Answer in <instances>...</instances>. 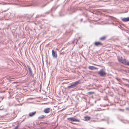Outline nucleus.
Listing matches in <instances>:
<instances>
[{
  "mask_svg": "<svg viewBox=\"0 0 129 129\" xmlns=\"http://www.w3.org/2000/svg\"><path fill=\"white\" fill-rule=\"evenodd\" d=\"M84 119H85L86 121H88L90 119V117L88 116H85L84 117Z\"/></svg>",
  "mask_w": 129,
  "mask_h": 129,
  "instance_id": "f8f14e48",
  "label": "nucleus"
},
{
  "mask_svg": "<svg viewBox=\"0 0 129 129\" xmlns=\"http://www.w3.org/2000/svg\"><path fill=\"white\" fill-rule=\"evenodd\" d=\"M115 79H116V80H118V79L117 78H115Z\"/></svg>",
  "mask_w": 129,
  "mask_h": 129,
  "instance_id": "4be33fe9",
  "label": "nucleus"
},
{
  "mask_svg": "<svg viewBox=\"0 0 129 129\" xmlns=\"http://www.w3.org/2000/svg\"><path fill=\"white\" fill-rule=\"evenodd\" d=\"M80 81L79 80L78 81L72 83V84L74 86H75L80 83Z\"/></svg>",
  "mask_w": 129,
  "mask_h": 129,
  "instance_id": "39448f33",
  "label": "nucleus"
},
{
  "mask_svg": "<svg viewBox=\"0 0 129 129\" xmlns=\"http://www.w3.org/2000/svg\"><path fill=\"white\" fill-rule=\"evenodd\" d=\"M4 107H3L1 106L0 107V110L3 109Z\"/></svg>",
  "mask_w": 129,
  "mask_h": 129,
  "instance_id": "f3484780",
  "label": "nucleus"
},
{
  "mask_svg": "<svg viewBox=\"0 0 129 129\" xmlns=\"http://www.w3.org/2000/svg\"><path fill=\"white\" fill-rule=\"evenodd\" d=\"M19 125H18L17 126H16L15 128H14V129H17L18 128V127H19Z\"/></svg>",
  "mask_w": 129,
  "mask_h": 129,
  "instance_id": "a211bd4d",
  "label": "nucleus"
},
{
  "mask_svg": "<svg viewBox=\"0 0 129 129\" xmlns=\"http://www.w3.org/2000/svg\"><path fill=\"white\" fill-rule=\"evenodd\" d=\"M27 67L29 71V74L32 77H33L34 75L33 74V72L31 71L30 67L29 66H27Z\"/></svg>",
  "mask_w": 129,
  "mask_h": 129,
  "instance_id": "7ed1b4c3",
  "label": "nucleus"
},
{
  "mask_svg": "<svg viewBox=\"0 0 129 129\" xmlns=\"http://www.w3.org/2000/svg\"><path fill=\"white\" fill-rule=\"evenodd\" d=\"M81 21H82V19H81Z\"/></svg>",
  "mask_w": 129,
  "mask_h": 129,
  "instance_id": "b1692460",
  "label": "nucleus"
},
{
  "mask_svg": "<svg viewBox=\"0 0 129 129\" xmlns=\"http://www.w3.org/2000/svg\"><path fill=\"white\" fill-rule=\"evenodd\" d=\"M121 20L124 22L129 21V17L123 18L121 19Z\"/></svg>",
  "mask_w": 129,
  "mask_h": 129,
  "instance_id": "6e6552de",
  "label": "nucleus"
},
{
  "mask_svg": "<svg viewBox=\"0 0 129 129\" xmlns=\"http://www.w3.org/2000/svg\"><path fill=\"white\" fill-rule=\"evenodd\" d=\"M36 17V18H37V17H38V16H37Z\"/></svg>",
  "mask_w": 129,
  "mask_h": 129,
  "instance_id": "5701e85b",
  "label": "nucleus"
},
{
  "mask_svg": "<svg viewBox=\"0 0 129 129\" xmlns=\"http://www.w3.org/2000/svg\"><path fill=\"white\" fill-rule=\"evenodd\" d=\"M36 112L35 111L32 112L30 113L29 114V115L30 117H32L34 116L36 114Z\"/></svg>",
  "mask_w": 129,
  "mask_h": 129,
  "instance_id": "9d476101",
  "label": "nucleus"
},
{
  "mask_svg": "<svg viewBox=\"0 0 129 129\" xmlns=\"http://www.w3.org/2000/svg\"><path fill=\"white\" fill-rule=\"evenodd\" d=\"M127 62L126 61V60L125 59H123L122 60V61H121V62L122 63L125 64V65H126V63H127Z\"/></svg>",
  "mask_w": 129,
  "mask_h": 129,
  "instance_id": "9b49d317",
  "label": "nucleus"
},
{
  "mask_svg": "<svg viewBox=\"0 0 129 129\" xmlns=\"http://www.w3.org/2000/svg\"><path fill=\"white\" fill-rule=\"evenodd\" d=\"M52 55L54 58H56L57 57V55L56 52H55L53 50L52 51Z\"/></svg>",
  "mask_w": 129,
  "mask_h": 129,
  "instance_id": "20e7f679",
  "label": "nucleus"
},
{
  "mask_svg": "<svg viewBox=\"0 0 129 129\" xmlns=\"http://www.w3.org/2000/svg\"><path fill=\"white\" fill-rule=\"evenodd\" d=\"M98 74L101 76H103L106 74V73L103 69H101L100 71L98 73Z\"/></svg>",
  "mask_w": 129,
  "mask_h": 129,
  "instance_id": "f03ea898",
  "label": "nucleus"
},
{
  "mask_svg": "<svg viewBox=\"0 0 129 129\" xmlns=\"http://www.w3.org/2000/svg\"><path fill=\"white\" fill-rule=\"evenodd\" d=\"M50 108H47L45 109L44 111V112L45 113H47L50 112Z\"/></svg>",
  "mask_w": 129,
  "mask_h": 129,
  "instance_id": "0eeeda50",
  "label": "nucleus"
},
{
  "mask_svg": "<svg viewBox=\"0 0 129 129\" xmlns=\"http://www.w3.org/2000/svg\"><path fill=\"white\" fill-rule=\"evenodd\" d=\"M105 37H103L100 38V39L102 40H103L105 39Z\"/></svg>",
  "mask_w": 129,
  "mask_h": 129,
  "instance_id": "dca6fc26",
  "label": "nucleus"
},
{
  "mask_svg": "<svg viewBox=\"0 0 129 129\" xmlns=\"http://www.w3.org/2000/svg\"><path fill=\"white\" fill-rule=\"evenodd\" d=\"M93 92H88V93L89 94H92L93 93Z\"/></svg>",
  "mask_w": 129,
  "mask_h": 129,
  "instance_id": "6ab92c4d",
  "label": "nucleus"
},
{
  "mask_svg": "<svg viewBox=\"0 0 129 129\" xmlns=\"http://www.w3.org/2000/svg\"><path fill=\"white\" fill-rule=\"evenodd\" d=\"M122 79L125 81H126L127 80V79L124 78H122Z\"/></svg>",
  "mask_w": 129,
  "mask_h": 129,
  "instance_id": "aec40b11",
  "label": "nucleus"
},
{
  "mask_svg": "<svg viewBox=\"0 0 129 129\" xmlns=\"http://www.w3.org/2000/svg\"><path fill=\"white\" fill-rule=\"evenodd\" d=\"M45 116H44L43 115H42L41 116H40L39 117V118H42L44 117H45Z\"/></svg>",
  "mask_w": 129,
  "mask_h": 129,
  "instance_id": "2eb2a0df",
  "label": "nucleus"
},
{
  "mask_svg": "<svg viewBox=\"0 0 129 129\" xmlns=\"http://www.w3.org/2000/svg\"><path fill=\"white\" fill-rule=\"evenodd\" d=\"M118 61L120 62H121L122 60V57H118Z\"/></svg>",
  "mask_w": 129,
  "mask_h": 129,
  "instance_id": "4468645a",
  "label": "nucleus"
},
{
  "mask_svg": "<svg viewBox=\"0 0 129 129\" xmlns=\"http://www.w3.org/2000/svg\"><path fill=\"white\" fill-rule=\"evenodd\" d=\"M89 69L91 70H93L94 69L97 70L98 68L93 66H89L88 67Z\"/></svg>",
  "mask_w": 129,
  "mask_h": 129,
  "instance_id": "1a4fd4ad",
  "label": "nucleus"
},
{
  "mask_svg": "<svg viewBox=\"0 0 129 129\" xmlns=\"http://www.w3.org/2000/svg\"><path fill=\"white\" fill-rule=\"evenodd\" d=\"M126 65L129 66V61L127 62V63H126Z\"/></svg>",
  "mask_w": 129,
  "mask_h": 129,
  "instance_id": "412c9836",
  "label": "nucleus"
},
{
  "mask_svg": "<svg viewBox=\"0 0 129 129\" xmlns=\"http://www.w3.org/2000/svg\"><path fill=\"white\" fill-rule=\"evenodd\" d=\"M73 84H72L68 86L67 87V88L68 89H70L71 88H73Z\"/></svg>",
  "mask_w": 129,
  "mask_h": 129,
  "instance_id": "ddd939ff",
  "label": "nucleus"
},
{
  "mask_svg": "<svg viewBox=\"0 0 129 129\" xmlns=\"http://www.w3.org/2000/svg\"><path fill=\"white\" fill-rule=\"evenodd\" d=\"M67 120L69 122H80V120L78 119H77L75 117H72L68 118Z\"/></svg>",
  "mask_w": 129,
  "mask_h": 129,
  "instance_id": "f257e3e1",
  "label": "nucleus"
},
{
  "mask_svg": "<svg viewBox=\"0 0 129 129\" xmlns=\"http://www.w3.org/2000/svg\"><path fill=\"white\" fill-rule=\"evenodd\" d=\"M94 44L96 46H98L102 45L103 44L100 42H96L94 43Z\"/></svg>",
  "mask_w": 129,
  "mask_h": 129,
  "instance_id": "423d86ee",
  "label": "nucleus"
}]
</instances>
